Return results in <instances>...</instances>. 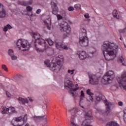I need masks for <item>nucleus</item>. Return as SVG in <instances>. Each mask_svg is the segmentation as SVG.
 Wrapping results in <instances>:
<instances>
[{
  "label": "nucleus",
  "instance_id": "obj_38",
  "mask_svg": "<svg viewBox=\"0 0 126 126\" xmlns=\"http://www.w3.org/2000/svg\"><path fill=\"white\" fill-rule=\"evenodd\" d=\"M40 116H34L33 119L35 121H38V120H40Z\"/></svg>",
  "mask_w": 126,
  "mask_h": 126
},
{
  "label": "nucleus",
  "instance_id": "obj_35",
  "mask_svg": "<svg viewBox=\"0 0 126 126\" xmlns=\"http://www.w3.org/2000/svg\"><path fill=\"white\" fill-rule=\"evenodd\" d=\"M68 10L69 11H73V10H74V7H72V6H69L68 8Z\"/></svg>",
  "mask_w": 126,
  "mask_h": 126
},
{
  "label": "nucleus",
  "instance_id": "obj_17",
  "mask_svg": "<svg viewBox=\"0 0 126 126\" xmlns=\"http://www.w3.org/2000/svg\"><path fill=\"white\" fill-rule=\"evenodd\" d=\"M28 119V116L27 114L25 115V116L23 118V120H22L23 123H22L21 124L18 123V126H23V125H24V123H26L27 122Z\"/></svg>",
  "mask_w": 126,
  "mask_h": 126
},
{
  "label": "nucleus",
  "instance_id": "obj_40",
  "mask_svg": "<svg viewBox=\"0 0 126 126\" xmlns=\"http://www.w3.org/2000/svg\"><path fill=\"white\" fill-rule=\"evenodd\" d=\"M41 11H42L41 9H37L36 12V14H40V13H41Z\"/></svg>",
  "mask_w": 126,
  "mask_h": 126
},
{
  "label": "nucleus",
  "instance_id": "obj_51",
  "mask_svg": "<svg viewBox=\"0 0 126 126\" xmlns=\"http://www.w3.org/2000/svg\"><path fill=\"white\" fill-rule=\"evenodd\" d=\"M118 105H119V106H123V102H122V101H120L119 102H118Z\"/></svg>",
  "mask_w": 126,
  "mask_h": 126
},
{
  "label": "nucleus",
  "instance_id": "obj_50",
  "mask_svg": "<svg viewBox=\"0 0 126 126\" xmlns=\"http://www.w3.org/2000/svg\"><path fill=\"white\" fill-rule=\"evenodd\" d=\"M6 95L7 96V97H10V96H11V95L9 93H7V92H6Z\"/></svg>",
  "mask_w": 126,
  "mask_h": 126
},
{
  "label": "nucleus",
  "instance_id": "obj_14",
  "mask_svg": "<svg viewBox=\"0 0 126 126\" xmlns=\"http://www.w3.org/2000/svg\"><path fill=\"white\" fill-rule=\"evenodd\" d=\"M3 7H4L3 5L0 3V8L2 9V11H0V18L5 17V10L3 9Z\"/></svg>",
  "mask_w": 126,
  "mask_h": 126
},
{
  "label": "nucleus",
  "instance_id": "obj_24",
  "mask_svg": "<svg viewBox=\"0 0 126 126\" xmlns=\"http://www.w3.org/2000/svg\"><path fill=\"white\" fill-rule=\"evenodd\" d=\"M74 7L77 10H79V9H81V5L80 4H76L74 5Z\"/></svg>",
  "mask_w": 126,
  "mask_h": 126
},
{
  "label": "nucleus",
  "instance_id": "obj_15",
  "mask_svg": "<svg viewBox=\"0 0 126 126\" xmlns=\"http://www.w3.org/2000/svg\"><path fill=\"white\" fill-rule=\"evenodd\" d=\"M18 100L23 104V105H25V104H28L29 101L27 98H23L22 97H19L18 98Z\"/></svg>",
  "mask_w": 126,
  "mask_h": 126
},
{
  "label": "nucleus",
  "instance_id": "obj_49",
  "mask_svg": "<svg viewBox=\"0 0 126 126\" xmlns=\"http://www.w3.org/2000/svg\"><path fill=\"white\" fill-rule=\"evenodd\" d=\"M47 28L48 30H51V27L49 26V24L47 23Z\"/></svg>",
  "mask_w": 126,
  "mask_h": 126
},
{
  "label": "nucleus",
  "instance_id": "obj_10",
  "mask_svg": "<svg viewBox=\"0 0 126 126\" xmlns=\"http://www.w3.org/2000/svg\"><path fill=\"white\" fill-rule=\"evenodd\" d=\"M120 87H124V86H126V72H124L121 75V78L120 80H118Z\"/></svg>",
  "mask_w": 126,
  "mask_h": 126
},
{
  "label": "nucleus",
  "instance_id": "obj_36",
  "mask_svg": "<svg viewBox=\"0 0 126 126\" xmlns=\"http://www.w3.org/2000/svg\"><path fill=\"white\" fill-rule=\"evenodd\" d=\"M57 17L58 20H61V19H63V16H61V15L60 14H57Z\"/></svg>",
  "mask_w": 126,
  "mask_h": 126
},
{
  "label": "nucleus",
  "instance_id": "obj_22",
  "mask_svg": "<svg viewBox=\"0 0 126 126\" xmlns=\"http://www.w3.org/2000/svg\"><path fill=\"white\" fill-rule=\"evenodd\" d=\"M46 41H47L49 46H53L54 45V42L52 41V40L50 38H46Z\"/></svg>",
  "mask_w": 126,
  "mask_h": 126
},
{
  "label": "nucleus",
  "instance_id": "obj_12",
  "mask_svg": "<svg viewBox=\"0 0 126 126\" xmlns=\"http://www.w3.org/2000/svg\"><path fill=\"white\" fill-rule=\"evenodd\" d=\"M55 46L58 50H68V47L66 45L63 44L61 43H58L56 42L55 43Z\"/></svg>",
  "mask_w": 126,
  "mask_h": 126
},
{
  "label": "nucleus",
  "instance_id": "obj_16",
  "mask_svg": "<svg viewBox=\"0 0 126 126\" xmlns=\"http://www.w3.org/2000/svg\"><path fill=\"white\" fill-rule=\"evenodd\" d=\"M112 103L111 102H107L105 104L106 106V114H109L110 113V111H111V108H110V106H111Z\"/></svg>",
  "mask_w": 126,
  "mask_h": 126
},
{
  "label": "nucleus",
  "instance_id": "obj_60",
  "mask_svg": "<svg viewBox=\"0 0 126 126\" xmlns=\"http://www.w3.org/2000/svg\"><path fill=\"white\" fill-rule=\"evenodd\" d=\"M123 65H125V64H124V63H123Z\"/></svg>",
  "mask_w": 126,
  "mask_h": 126
},
{
  "label": "nucleus",
  "instance_id": "obj_11",
  "mask_svg": "<svg viewBox=\"0 0 126 126\" xmlns=\"http://www.w3.org/2000/svg\"><path fill=\"white\" fill-rule=\"evenodd\" d=\"M51 7L52 8V13L54 14V15H57V13L59 12V8H58V6L57 5V3L54 1H51Z\"/></svg>",
  "mask_w": 126,
  "mask_h": 126
},
{
  "label": "nucleus",
  "instance_id": "obj_43",
  "mask_svg": "<svg viewBox=\"0 0 126 126\" xmlns=\"http://www.w3.org/2000/svg\"><path fill=\"white\" fill-rule=\"evenodd\" d=\"M6 27L8 28V29H11L12 28V27H11V26H10V25L9 24H7L6 25Z\"/></svg>",
  "mask_w": 126,
  "mask_h": 126
},
{
  "label": "nucleus",
  "instance_id": "obj_5",
  "mask_svg": "<svg viewBox=\"0 0 126 126\" xmlns=\"http://www.w3.org/2000/svg\"><path fill=\"white\" fill-rule=\"evenodd\" d=\"M114 78H115V72L114 71L109 70L103 76L101 81L103 84H107L110 81L114 80Z\"/></svg>",
  "mask_w": 126,
  "mask_h": 126
},
{
  "label": "nucleus",
  "instance_id": "obj_42",
  "mask_svg": "<svg viewBox=\"0 0 126 126\" xmlns=\"http://www.w3.org/2000/svg\"><path fill=\"white\" fill-rule=\"evenodd\" d=\"M8 28H7V26H5L4 27V29H3V31L4 32H7V30H8Z\"/></svg>",
  "mask_w": 126,
  "mask_h": 126
},
{
  "label": "nucleus",
  "instance_id": "obj_32",
  "mask_svg": "<svg viewBox=\"0 0 126 126\" xmlns=\"http://www.w3.org/2000/svg\"><path fill=\"white\" fill-rule=\"evenodd\" d=\"M11 55V60H12V61H15V60H17V57L15 56L14 55V54H10Z\"/></svg>",
  "mask_w": 126,
  "mask_h": 126
},
{
  "label": "nucleus",
  "instance_id": "obj_30",
  "mask_svg": "<svg viewBox=\"0 0 126 126\" xmlns=\"http://www.w3.org/2000/svg\"><path fill=\"white\" fill-rule=\"evenodd\" d=\"M26 9H27V11H28V12H30L32 11V10L33 9V8H32V7L30 6H28L26 8Z\"/></svg>",
  "mask_w": 126,
  "mask_h": 126
},
{
  "label": "nucleus",
  "instance_id": "obj_34",
  "mask_svg": "<svg viewBox=\"0 0 126 126\" xmlns=\"http://www.w3.org/2000/svg\"><path fill=\"white\" fill-rule=\"evenodd\" d=\"M2 68L4 69V70H5V71H7V67L5 64L2 65Z\"/></svg>",
  "mask_w": 126,
  "mask_h": 126
},
{
  "label": "nucleus",
  "instance_id": "obj_52",
  "mask_svg": "<svg viewBox=\"0 0 126 126\" xmlns=\"http://www.w3.org/2000/svg\"><path fill=\"white\" fill-rule=\"evenodd\" d=\"M29 101H30V102H33V101H34V99H32V98L30 97L29 98Z\"/></svg>",
  "mask_w": 126,
  "mask_h": 126
},
{
  "label": "nucleus",
  "instance_id": "obj_62",
  "mask_svg": "<svg viewBox=\"0 0 126 126\" xmlns=\"http://www.w3.org/2000/svg\"><path fill=\"white\" fill-rule=\"evenodd\" d=\"M56 2H57V0H55Z\"/></svg>",
  "mask_w": 126,
  "mask_h": 126
},
{
  "label": "nucleus",
  "instance_id": "obj_46",
  "mask_svg": "<svg viewBox=\"0 0 126 126\" xmlns=\"http://www.w3.org/2000/svg\"><path fill=\"white\" fill-rule=\"evenodd\" d=\"M119 60L123 63V62H124V58H123V57L121 56V58H119Z\"/></svg>",
  "mask_w": 126,
  "mask_h": 126
},
{
  "label": "nucleus",
  "instance_id": "obj_9",
  "mask_svg": "<svg viewBox=\"0 0 126 126\" xmlns=\"http://www.w3.org/2000/svg\"><path fill=\"white\" fill-rule=\"evenodd\" d=\"M63 65L61 64V62H58L57 63H54L52 64L51 67L52 71L54 72H59L62 68Z\"/></svg>",
  "mask_w": 126,
  "mask_h": 126
},
{
  "label": "nucleus",
  "instance_id": "obj_57",
  "mask_svg": "<svg viewBox=\"0 0 126 126\" xmlns=\"http://www.w3.org/2000/svg\"><path fill=\"white\" fill-rule=\"evenodd\" d=\"M120 40H123V38L122 37V35H121V37L120 38Z\"/></svg>",
  "mask_w": 126,
  "mask_h": 126
},
{
  "label": "nucleus",
  "instance_id": "obj_8",
  "mask_svg": "<svg viewBox=\"0 0 126 126\" xmlns=\"http://www.w3.org/2000/svg\"><path fill=\"white\" fill-rule=\"evenodd\" d=\"M89 82L93 85H97V84H99V79L95 75H91L90 76Z\"/></svg>",
  "mask_w": 126,
  "mask_h": 126
},
{
  "label": "nucleus",
  "instance_id": "obj_7",
  "mask_svg": "<svg viewBox=\"0 0 126 126\" xmlns=\"http://www.w3.org/2000/svg\"><path fill=\"white\" fill-rule=\"evenodd\" d=\"M60 29L61 32H64L67 34H70L71 28H70V26L68 25V24L67 22H62L60 24Z\"/></svg>",
  "mask_w": 126,
  "mask_h": 126
},
{
  "label": "nucleus",
  "instance_id": "obj_58",
  "mask_svg": "<svg viewBox=\"0 0 126 126\" xmlns=\"http://www.w3.org/2000/svg\"><path fill=\"white\" fill-rule=\"evenodd\" d=\"M76 86H78V84H76Z\"/></svg>",
  "mask_w": 126,
  "mask_h": 126
},
{
  "label": "nucleus",
  "instance_id": "obj_27",
  "mask_svg": "<svg viewBox=\"0 0 126 126\" xmlns=\"http://www.w3.org/2000/svg\"><path fill=\"white\" fill-rule=\"evenodd\" d=\"M119 32L120 34H122V33H123V34L125 33H126V27L124 29L119 30Z\"/></svg>",
  "mask_w": 126,
  "mask_h": 126
},
{
  "label": "nucleus",
  "instance_id": "obj_23",
  "mask_svg": "<svg viewBox=\"0 0 126 126\" xmlns=\"http://www.w3.org/2000/svg\"><path fill=\"white\" fill-rule=\"evenodd\" d=\"M40 120L46 123L47 122V116L44 115L43 116L40 117Z\"/></svg>",
  "mask_w": 126,
  "mask_h": 126
},
{
  "label": "nucleus",
  "instance_id": "obj_20",
  "mask_svg": "<svg viewBox=\"0 0 126 126\" xmlns=\"http://www.w3.org/2000/svg\"><path fill=\"white\" fill-rule=\"evenodd\" d=\"M106 126H119V125L117 123L112 122L107 123Z\"/></svg>",
  "mask_w": 126,
  "mask_h": 126
},
{
  "label": "nucleus",
  "instance_id": "obj_54",
  "mask_svg": "<svg viewBox=\"0 0 126 126\" xmlns=\"http://www.w3.org/2000/svg\"><path fill=\"white\" fill-rule=\"evenodd\" d=\"M20 76H21V75H17L15 76V77H20Z\"/></svg>",
  "mask_w": 126,
  "mask_h": 126
},
{
  "label": "nucleus",
  "instance_id": "obj_59",
  "mask_svg": "<svg viewBox=\"0 0 126 126\" xmlns=\"http://www.w3.org/2000/svg\"><path fill=\"white\" fill-rule=\"evenodd\" d=\"M72 126H76V125H72Z\"/></svg>",
  "mask_w": 126,
  "mask_h": 126
},
{
  "label": "nucleus",
  "instance_id": "obj_18",
  "mask_svg": "<svg viewBox=\"0 0 126 126\" xmlns=\"http://www.w3.org/2000/svg\"><path fill=\"white\" fill-rule=\"evenodd\" d=\"M8 113H9V114H12L13 113H16V111H15L14 108L10 107L8 108Z\"/></svg>",
  "mask_w": 126,
  "mask_h": 126
},
{
  "label": "nucleus",
  "instance_id": "obj_56",
  "mask_svg": "<svg viewBox=\"0 0 126 126\" xmlns=\"http://www.w3.org/2000/svg\"><path fill=\"white\" fill-rule=\"evenodd\" d=\"M64 16H66V13L65 12L64 13Z\"/></svg>",
  "mask_w": 126,
  "mask_h": 126
},
{
  "label": "nucleus",
  "instance_id": "obj_13",
  "mask_svg": "<svg viewBox=\"0 0 126 126\" xmlns=\"http://www.w3.org/2000/svg\"><path fill=\"white\" fill-rule=\"evenodd\" d=\"M77 55L79 56V59L82 60H85V59L87 58V54L84 51L78 52Z\"/></svg>",
  "mask_w": 126,
  "mask_h": 126
},
{
  "label": "nucleus",
  "instance_id": "obj_33",
  "mask_svg": "<svg viewBox=\"0 0 126 126\" xmlns=\"http://www.w3.org/2000/svg\"><path fill=\"white\" fill-rule=\"evenodd\" d=\"M124 122L126 123V109H125L124 110Z\"/></svg>",
  "mask_w": 126,
  "mask_h": 126
},
{
  "label": "nucleus",
  "instance_id": "obj_64",
  "mask_svg": "<svg viewBox=\"0 0 126 126\" xmlns=\"http://www.w3.org/2000/svg\"><path fill=\"white\" fill-rule=\"evenodd\" d=\"M81 100V98H80Z\"/></svg>",
  "mask_w": 126,
  "mask_h": 126
},
{
  "label": "nucleus",
  "instance_id": "obj_47",
  "mask_svg": "<svg viewBox=\"0 0 126 126\" xmlns=\"http://www.w3.org/2000/svg\"><path fill=\"white\" fill-rule=\"evenodd\" d=\"M85 18H89V17H90L89 16V14L86 13V14L85 15Z\"/></svg>",
  "mask_w": 126,
  "mask_h": 126
},
{
  "label": "nucleus",
  "instance_id": "obj_1",
  "mask_svg": "<svg viewBox=\"0 0 126 126\" xmlns=\"http://www.w3.org/2000/svg\"><path fill=\"white\" fill-rule=\"evenodd\" d=\"M103 56L107 61H112L117 57L119 46L114 43H103L102 47Z\"/></svg>",
  "mask_w": 126,
  "mask_h": 126
},
{
  "label": "nucleus",
  "instance_id": "obj_63",
  "mask_svg": "<svg viewBox=\"0 0 126 126\" xmlns=\"http://www.w3.org/2000/svg\"><path fill=\"white\" fill-rule=\"evenodd\" d=\"M125 48H126V46L125 45Z\"/></svg>",
  "mask_w": 126,
  "mask_h": 126
},
{
  "label": "nucleus",
  "instance_id": "obj_44",
  "mask_svg": "<svg viewBox=\"0 0 126 126\" xmlns=\"http://www.w3.org/2000/svg\"><path fill=\"white\" fill-rule=\"evenodd\" d=\"M96 100L98 101V102H99V101L100 100H101V97H100V96H97L96 98Z\"/></svg>",
  "mask_w": 126,
  "mask_h": 126
},
{
  "label": "nucleus",
  "instance_id": "obj_53",
  "mask_svg": "<svg viewBox=\"0 0 126 126\" xmlns=\"http://www.w3.org/2000/svg\"><path fill=\"white\" fill-rule=\"evenodd\" d=\"M71 125H72V126H76L75 124H74V122H71Z\"/></svg>",
  "mask_w": 126,
  "mask_h": 126
},
{
  "label": "nucleus",
  "instance_id": "obj_21",
  "mask_svg": "<svg viewBox=\"0 0 126 126\" xmlns=\"http://www.w3.org/2000/svg\"><path fill=\"white\" fill-rule=\"evenodd\" d=\"M54 54V50L52 48H49L47 50V54L48 56H51Z\"/></svg>",
  "mask_w": 126,
  "mask_h": 126
},
{
  "label": "nucleus",
  "instance_id": "obj_6",
  "mask_svg": "<svg viewBox=\"0 0 126 126\" xmlns=\"http://www.w3.org/2000/svg\"><path fill=\"white\" fill-rule=\"evenodd\" d=\"M16 44L19 50H21V47L22 48H24L26 51H28L30 48V44L27 40L19 39Z\"/></svg>",
  "mask_w": 126,
  "mask_h": 126
},
{
  "label": "nucleus",
  "instance_id": "obj_3",
  "mask_svg": "<svg viewBox=\"0 0 126 126\" xmlns=\"http://www.w3.org/2000/svg\"><path fill=\"white\" fill-rule=\"evenodd\" d=\"M79 42L82 47H87L89 44V39L87 37V31L84 28H81Z\"/></svg>",
  "mask_w": 126,
  "mask_h": 126
},
{
  "label": "nucleus",
  "instance_id": "obj_31",
  "mask_svg": "<svg viewBox=\"0 0 126 126\" xmlns=\"http://www.w3.org/2000/svg\"><path fill=\"white\" fill-rule=\"evenodd\" d=\"M8 54L9 56H10V57H11V55H14V53L13 52V50H11V49H9L8 51Z\"/></svg>",
  "mask_w": 126,
  "mask_h": 126
},
{
  "label": "nucleus",
  "instance_id": "obj_2",
  "mask_svg": "<svg viewBox=\"0 0 126 126\" xmlns=\"http://www.w3.org/2000/svg\"><path fill=\"white\" fill-rule=\"evenodd\" d=\"M32 37L35 39L34 47L36 51L40 53L45 52L46 48L45 40L41 38L40 34L37 32H32Z\"/></svg>",
  "mask_w": 126,
  "mask_h": 126
},
{
  "label": "nucleus",
  "instance_id": "obj_41",
  "mask_svg": "<svg viewBox=\"0 0 126 126\" xmlns=\"http://www.w3.org/2000/svg\"><path fill=\"white\" fill-rule=\"evenodd\" d=\"M72 110L74 111V113H77L78 112V109L77 108H73Z\"/></svg>",
  "mask_w": 126,
  "mask_h": 126
},
{
  "label": "nucleus",
  "instance_id": "obj_25",
  "mask_svg": "<svg viewBox=\"0 0 126 126\" xmlns=\"http://www.w3.org/2000/svg\"><path fill=\"white\" fill-rule=\"evenodd\" d=\"M15 121L19 123V124H20V123L21 122L23 123V121L22 120V117H19V118H16Z\"/></svg>",
  "mask_w": 126,
  "mask_h": 126
},
{
  "label": "nucleus",
  "instance_id": "obj_61",
  "mask_svg": "<svg viewBox=\"0 0 126 126\" xmlns=\"http://www.w3.org/2000/svg\"><path fill=\"white\" fill-rule=\"evenodd\" d=\"M49 23H50V24L51 23V21H49Z\"/></svg>",
  "mask_w": 126,
  "mask_h": 126
},
{
  "label": "nucleus",
  "instance_id": "obj_19",
  "mask_svg": "<svg viewBox=\"0 0 126 126\" xmlns=\"http://www.w3.org/2000/svg\"><path fill=\"white\" fill-rule=\"evenodd\" d=\"M112 14L114 18L119 19V14H118V11H117V10H114Z\"/></svg>",
  "mask_w": 126,
  "mask_h": 126
},
{
  "label": "nucleus",
  "instance_id": "obj_48",
  "mask_svg": "<svg viewBox=\"0 0 126 126\" xmlns=\"http://www.w3.org/2000/svg\"><path fill=\"white\" fill-rule=\"evenodd\" d=\"M90 100L91 101H92V102H93L94 98H93V96H92V95L90 96Z\"/></svg>",
  "mask_w": 126,
  "mask_h": 126
},
{
  "label": "nucleus",
  "instance_id": "obj_39",
  "mask_svg": "<svg viewBox=\"0 0 126 126\" xmlns=\"http://www.w3.org/2000/svg\"><path fill=\"white\" fill-rule=\"evenodd\" d=\"M80 96H81V97H83V98L85 97L84 92H83V91H81Z\"/></svg>",
  "mask_w": 126,
  "mask_h": 126
},
{
  "label": "nucleus",
  "instance_id": "obj_4",
  "mask_svg": "<svg viewBox=\"0 0 126 126\" xmlns=\"http://www.w3.org/2000/svg\"><path fill=\"white\" fill-rule=\"evenodd\" d=\"M64 86L65 88H69L70 90L69 93L73 98L77 97V94L75 92L77 91L79 89V87H77L76 88L73 89L72 87L74 86L72 82L69 80L68 79L66 78L64 80Z\"/></svg>",
  "mask_w": 126,
  "mask_h": 126
},
{
  "label": "nucleus",
  "instance_id": "obj_55",
  "mask_svg": "<svg viewBox=\"0 0 126 126\" xmlns=\"http://www.w3.org/2000/svg\"><path fill=\"white\" fill-rule=\"evenodd\" d=\"M81 102H82V101L80 100V106H81V107L83 108L84 107L83 106H81Z\"/></svg>",
  "mask_w": 126,
  "mask_h": 126
},
{
  "label": "nucleus",
  "instance_id": "obj_45",
  "mask_svg": "<svg viewBox=\"0 0 126 126\" xmlns=\"http://www.w3.org/2000/svg\"><path fill=\"white\" fill-rule=\"evenodd\" d=\"M21 5H24V6H26V2L25 1L21 2Z\"/></svg>",
  "mask_w": 126,
  "mask_h": 126
},
{
  "label": "nucleus",
  "instance_id": "obj_28",
  "mask_svg": "<svg viewBox=\"0 0 126 126\" xmlns=\"http://www.w3.org/2000/svg\"><path fill=\"white\" fill-rule=\"evenodd\" d=\"M87 94H88V95H89V96H92L94 95V94L91 92V90L90 89H88L87 90Z\"/></svg>",
  "mask_w": 126,
  "mask_h": 126
},
{
  "label": "nucleus",
  "instance_id": "obj_26",
  "mask_svg": "<svg viewBox=\"0 0 126 126\" xmlns=\"http://www.w3.org/2000/svg\"><path fill=\"white\" fill-rule=\"evenodd\" d=\"M44 63L46 65V66H48V67H50L51 64H50V61L49 60H46L44 62Z\"/></svg>",
  "mask_w": 126,
  "mask_h": 126
},
{
  "label": "nucleus",
  "instance_id": "obj_37",
  "mask_svg": "<svg viewBox=\"0 0 126 126\" xmlns=\"http://www.w3.org/2000/svg\"><path fill=\"white\" fill-rule=\"evenodd\" d=\"M74 69L73 70H68V73H70V74H73L74 72Z\"/></svg>",
  "mask_w": 126,
  "mask_h": 126
},
{
  "label": "nucleus",
  "instance_id": "obj_29",
  "mask_svg": "<svg viewBox=\"0 0 126 126\" xmlns=\"http://www.w3.org/2000/svg\"><path fill=\"white\" fill-rule=\"evenodd\" d=\"M3 109V111H2L1 113L2 114H6V113H7V112H8V108H5V107H3L2 108Z\"/></svg>",
  "mask_w": 126,
  "mask_h": 126
}]
</instances>
